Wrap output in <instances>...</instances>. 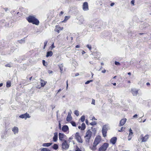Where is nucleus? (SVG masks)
<instances>
[{
    "label": "nucleus",
    "mask_w": 151,
    "mask_h": 151,
    "mask_svg": "<svg viewBox=\"0 0 151 151\" xmlns=\"http://www.w3.org/2000/svg\"><path fill=\"white\" fill-rule=\"evenodd\" d=\"M27 20L29 22L32 23L36 25H37L39 24V21L32 16H29L27 18Z\"/></svg>",
    "instance_id": "obj_1"
},
{
    "label": "nucleus",
    "mask_w": 151,
    "mask_h": 151,
    "mask_svg": "<svg viewBox=\"0 0 151 151\" xmlns=\"http://www.w3.org/2000/svg\"><path fill=\"white\" fill-rule=\"evenodd\" d=\"M109 129V128L108 124H106L103 126L102 131L104 137L106 136L107 131Z\"/></svg>",
    "instance_id": "obj_2"
},
{
    "label": "nucleus",
    "mask_w": 151,
    "mask_h": 151,
    "mask_svg": "<svg viewBox=\"0 0 151 151\" xmlns=\"http://www.w3.org/2000/svg\"><path fill=\"white\" fill-rule=\"evenodd\" d=\"M92 133L89 130H88L86 133V135L85 137L86 141L87 142H89L92 135Z\"/></svg>",
    "instance_id": "obj_3"
},
{
    "label": "nucleus",
    "mask_w": 151,
    "mask_h": 151,
    "mask_svg": "<svg viewBox=\"0 0 151 151\" xmlns=\"http://www.w3.org/2000/svg\"><path fill=\"white\" fill-rule=\"evenodd\" d=\"M62 148L63 150H66L68 149L69 145L68 144L67 141L64 140L62 143Z\"/></svg>",
    "instance_id": "obj_4"
},
{
    "label": "nucleus",
    "mask_w": 151,
    "mask_h": 151,
    "mask_svg": "<svg viewBox=\"0 0 151 151\" xmlns=\"http://www.w3.org/2000/svg\"><path fill=\"white\" fill-rule=\"evenodd\" d=\"M109 146V144L107 143H105L99 149V151H105Z\"/></svg>",
    "instance_id": "obj_5"
},
{
    "label": "nucleus",
    "mask_w": 151,
    "mask_h": 151,
    "mask_svg": "<svg viewBox=\"0 0 151 151\" xmlns=\"http://www.w3.org/2000/svg\"><path fill=\"white\" fill-rule=\"evenodd\" d=\"M75 136L76 139L78 142L81 143L83 142V141L82 140L81 137L79 135V133H78L76 132L75 134Z\"/></svg>",
    "instance_id": "obj_6"
},
{
    "label": "nucleus",
    "mask_w": 151,
    "mask_h": 151,
    "mask_svg": "<svg viewBox=\"0 0 151 151\" xmlns=\"http://www.w3.org/2000/svg\"><path fill=\"white\" fill-rule=\"evenodd\" d=\"M101 140V137L100 136H97L94 140L93 144L95 145H98Z\"/></svg>",
    "instance_id": "obj_7"
},
{
    "label": "nucleus",
    "mask_w": 151,
    "mask_h": 151,
    "mask_svg": "<svg viewBox=\"0 0 151 151\" xmlns=\"http://www.w3.org/2000/svg\"><path fill=\"white\" fill-rule=\"evenodd\" d=\"M83 9L84 11H87L88 10V4L87 2H85L83 3Z\"/></svg>",
    "instance_id": "obj_8"
},
{
    "label": "nucleus",
    "mask_w": 151,
    "mask_h": 151,
    "mask_svg": "<svg viewBox=\"0 0 151 151\" xmlns=\"http://www.w3.org/2000/svg\"><path fill=\"white\" fill-rule=\"evenodd\" d=\"M19 117L21 118H24L25 119H26L27 118H29L30 117L29 114L27 113L20 115Z\"/></svg>",
    "instance_id": "obj_9"
},
{
    "label": "nucleus",
    "mask_w": 151,
    "mask_h": 151,
    "mask_svg": "<svg viewBox=\"0 0 151 151\" xmlns=\"http://www.w3.org/2000/svg\"><path fill=\"white\" fill-rule=\"evenodd\" d=\"M132 93L134 96H136L138 93V90L135 88H133L131 90Z\"/></svg>",
    "instance_id": "obj_10"
},
{
    "label": "nucleus",
    "mask_w": 151,
    "mask_h": 151,
    "mask_svg": "<svg viewBox=\"0 0 151 151\" xmlns=\"http://www.w3.org/2000/svg\"><path fill=\"white\" fill-rule=\"evenodd\" d=\"M126 120L127 119L126 118L122 119L120 122L119 126H121L125 124Z\"/></svg>",
    "instance_id": "obj_11"
},
{
    "label": "nucleus",
    "mask_w": 151,
    "mask_h": 151,
    "mask_svg": "<svg viewBox=\"0 0 151 151\" xmlns=\"http://www.w3.org/2000/svg\"><path fill=\"white\" fill-rule=\"evenodd\" d=\"M148 139V135H146L144 137H142L140 139L142 142H145Z\"/></svg>",
    "instance_id": "obj_12"
},
{
    "label": "nucleus",
    "mask_w": 151,
    "mask_h": 151,
    "mask_svg": "<svg viewBox=\"0 0 151 151\" xmlns=\"http://www.w3.org/2000/svg\"><path fill=\"white\" fill-rule=\"evenodd\" d=\"M12 131L14 132V134H15L18 133L19 129L17 127H15L13 128Z\"/></svg>",
    "instance_id": "obj_13"
},
{
    "label": "nucleus",
    "mask_w": 151,
    "mask_h": 151,
    "mask_svg": "<svg viewBox=\"0 0 151 151\" xmlns=\"http://www.w3.org/2000/svg\"><path fill=\"white\" fill-rule=\"evenodd\" d=\"M116 137H114L110 139V142L113 144H114L116 142Z\"/></svg>",
    "instance_id": "obj_14"
},
{
    "label": "nucleus",
    "mask_w": 151,
    "mask_h": 151,
    "mask_svg": "<svg viewBox=\"0 0 151 151\" xmlns=\"http://www.w3.org/2000/svg\"><path fill=\"white\" fill-rule=\"evenodd\" d=\"M58 137V133L55 132L54 133V136L53 137V140L54 142H56L57 140Z\"/></svg>",
    "instance_id": "obj_15"
},
{
    "label": "nucleus",
    "mask_w": 151,
    "mask_h": 151,
    "mask_svg": "<svg viewBox=\"0 0 151 151\" xmlns=\"http://www.w3.org/2000/svg\"><path fill=\"white\" fill-rule=\"evenodd\" d=\"M64 134L63 133H59V137L60 140L61 141H63L64 140H63V139L64 138Z\"/></svg>",
    "instance_id": "obj_16"
},
{
    "label": "nucleus",
    "mask_w": 151,
    "mask_h": 151,
    "mask_svg": "<svg viewBox=\"0 0 151 151\" xmlns=\"http://www.w3.org/2000/svg\"><path fill=\"white\" fill-rule=\"evenodd\" d=\"M62 129L63 131L66 132L68 130V127L67 126L64 125L62 127Z\"/></svg>",
    "instance_id": "obj_17"
},
{
    "label": "nucleus",
    "mask_w": 151,
    "mask_h": 151,
    "mask_svg": "<svg viewBox=\"0 0 151 151\" xmlns=\"http://www.w3.org/2000/svg\"><path fill=\"white\" fill-rule=\"evenodd\" d=\"M84 21V19L83 18V17H81L80 19L79 20L78 23L80 24H83Z\"/></svg>",
    "instance_id": "obj_18"
},
{
    "label": "nucleus",
    "mask_w": 151,
    "mask_h": 151,
    "mask_svg": "<svg viewBox=\"0 0 151 151\" xmlns=\"http://www.w3.org/2000/svg\"><path fill=\"white\" fill-rule=\"evenodd\" d=\"M40 84L42 86H44L47 83V82L44 81L42 79H41L40 80Z\"/></svg>",
    "instance_id": "obj_19"
},
{
    "label": "nucleus",
    "mask_w": 151,
    "mask_h": 151,
    "mask_svg": "<svg viewBox=\"0 0 151 151\" xmlns=\"http://www.w3.org/2000/svg\"><path fill=\"white\" fill-rule=\"evenodd\" d=\"M72 119V117L71 116V114L69 113L67 116L66 120L68 122H70L71 121Z\"/></svg>",
    "instance_id": "obj_20"
},
{
    "label": "nucleus",
    "mask_w": 151,
    "mask_h": 151,
    "mask_svg": "<svg viewBox=\"0 0 151 151\" xmlns=\"http://www.w3.org/2000/svg\"><path fill=\"white\" fill-rule=\"evenodd\" d=\"M53 55L52 52L51 51H48L47 52V54L46 55V57H51Z\"/></svg>",
    "instance_id": "obj_21"
},
{
    "label": "nucleus",
    "mask_w": 151,
    "mask_h": 151,
    "mask_svg": "<svg viewBox=\"0 0 151 151\" xmlns=\"http://www.w3.org/2000/svg\"><path fill=\"white\" fill-rule=\"evenodd\" d=\"M52 144V143H44L42 144V146L43 147H49Z\"/></svg>",
    "instance_id": "obj_22"
},
{
    "label": "nucleus",
    "mask_w": 151,
    "mask_h": 151,
    "mask_svg": "<svg viewBox=\"0 0 151 151\" xmlns=\"http://www.w3.org/2000/svg\"><path fill=\"white\" fill-rule=\"evenodd\" d=\"M97 146V145H94V144H93V145L92 147H90V148L93 151H95L96 149V146Z\"/></svg>",
    "instance_id": "obj_23"
},
{
    "label": "nucleus",
    "mask_w": 151,
    "mask_h": 151,
    "mask_svg": "<svg viewBox=\"0 0 151 151\" xmlns=\"http://www.w3.org/2000/svg\"><path fill=\"white\" fill-rule=\"evenodd\" d=\"M81 129L82 130H84L85 128H86V125L84 123H83L81 124Z\"/></svg>",
    "instance_id": "obj_24"
},
{
    "label": "nucleus",
    "mask_w": 151,
    "mask_h": 151,
    "mask_svg": "<svg viewBox=\"0 0 151 151\" xmlns=\"http://www.w3.org/2000/svg\"><path fill=\"white\" fill-rule=\"evenodd\" d=\"M129 137H130V136H132L133 132L132 130L130 128L129 129Z\"/></svg>",
    "instance_id": "obj_25"
},
{
    "label": "nucleus",
    "mask_w": 151,
    "mask_h": 151,
    "mask_svg": "<svg viewBox=\"0 0 151 151\" xmlns=\"http://www.w3.org/2000/svg\"><path fill=\"white\" fill-rule=\"evenodd\" d=\"M41 151H51L48 148H43L41 150Z\"/></svg>",
    "instance_id": "obj_26"
},
{
    "label": "nucleus",
    "mask_w": 151,
    "mask_h": 151,
    "mask_svg": "<svg viewBox=\"0 0 151 151\" xmlns=\"http://www.w3.org/2000/svg\"><path fill=\"white\" fill-rule=\"evenodd\" d=\"M52 148L55 150H57L58 148V146L56 144H54L52 147Z\"/></svg>",
    "instance_id": "obj_27"
},
{
    "label": "nucleus",
    "mask_w": 151,
    "mask_h": 151,
    "mask_svg": "<svg viewBox=\"0 0 151 151\" xmlns=\"http://www.w3.org/2000/svg\"><path fill=\"white\" fill-rule=\"evenodd\" d=\"M11 86V83L9 81H8L6 83V87H9Z\"/></svg>",
    "instance_id": "obj_28"
},
{
    "label": "nucleus",
    "mask_w": 151,
    "mask_h": 151,
    "mask_svg": "<svg viewBox=\"0 0 151 151\" xmlns=\"http://www.w3.org/2000/svg\"><path fill=\"white\" fill-rule=\"evenodd\" d=\"M74 113L77 116H78L79 115V112L78 110L75 111Z\"/></svg>",
    "instance_id": "obj_29"
},
{
    "label": "nucleus",
    "mask_w": 151,
    "mask_h": 151,
    "mask_svg": "<svg viewBox=\"0 0 151 151\" xmlns=\"http://www.w3.org/2000/svg\"><path fill=\"white\" fill-rule=\"evenodd\" d=\"M85 116L84 115L82 116L81 118V120L82 122H83L85 121Z\"/></svg>",
    "instance_id": "obj_30"
},
{
    "label": "nucleus",
    "mask_w": 151,
    "mask_h": 151,
    "mask_svg": "<svg viewBox=\"0 0 151 151\" xmlns=\"http://www.w3.org/2000/svg\"><path fill=\"white\" fill-rule=\"evenodd\" d=\"M63 65L62 64H61L60 65H59V68H60L61 72L63 70Z\"/></svg>",
    "instance_id": "obj_31"
},
{
    "label": "nucleus",
    "mask_w": 151,
    "mask_h": 151,
    "mask_svg": "<svg viewBox=\"0 0 151 151\" xmlns=\"http://www.w3.org/2000/svg\"><path fill=\"white\" fill-rule=\"evenodd\" d=\"M69 17L68 16H65V19L62 22H65V21H67L69 18Z\"/></svg>",
    "instance_id": "obj_32"
},
{
    "label": "nucleus",
    "mask_w": 151,
    "mask_h": 151,
    "mask_svg": "<svg viewBox=\"0 0 151 151\" xmlns=\"http://www.w3.org/2000/svg\"><path fill=\"white\" fill-rule=\"evenodd\" d=\"M47 42H48L46 40L44 42V47H43L44 49L45 48V47H46V46L47 45Z\"/></svg>",
    "instance_id": "obj_33"
},
{
    "label": "nucleus",
    "mask_w": 151,
    "mask_h": 151,
    "mask_svg": "<svg viewBox=\"0 0 151 151\" xmlns=\"http://www.w3.org/2000/svg\"><path fill=\"white\" fill-rule=\"evenodd\" d=\"M90 124L91 125H96V123L95 122H92L90 123Z\"/></svg>",
    "instance_id": "obj_34"
},
{
    "label": "nucleus",
    "mask_w": 151,
    "mask_h": 151,
    "mask_svg": "<svg viewBox=\"0 0 151 151\" xmlns=\"http://www.w3.org/2000/svg\"><path fill=\"white\" fill-rule=\"evenodd\" d=\"M56 27H57V28H58V29H60V30H62L63 29V27H61L58 26H56Z\"/></svg>",
    "instance_id": "obj_35"
},
{
    "label": "nucleus",
    "mask_w": 151,
    "mask_h": 151,
    "mask_svg": "<svg viewBox=\"0 0 151 151\" xmlns=\"http://www.w3.org/2000/svg\"><path fill=\"white\" fill-rule=\"evenodd\" d=\"M93 81V80H90L89 81H88L86 82H85V83L86 84H88L92 82Z\"/></svg>",
    "instance_id": "obj_36"
},
{
    "label": "nucleus",
    "mask_w": 151,
    "mask_h": 151,
    "mask_svg": "<svg viewBox=\"0 0 151 151\" xmlns=\"http://www.w3.org/2000/svg\"><path fill=\"white\" fill-rule=\"evenodd\" d=\"M55 47L54 46V43H53L52 45L50 46V48H51V50H52V49L53 48H54Z\"/></svg>",
    "instance_id": "obj_37"
},
{
    "label": "nucleus",
    "mask_w": 151,
    "mask_h": 151,
    "mask_svg": "<svg viewBox=\"0 0 151 151\" xmlns=\"http://www.w3.org/2000/svg\"><path fill=\"white\" fill-rule=\"evenodd\" d=\"M71 124L73 126L75 127L76 126V124L75 122H71Z\"/></svg>",
    "instance_id": "obj_38"
},
{
    "label": "nucleus",
    "mask_w": 151,
    "mask_h": 151,
    "mask_svg": "<svg viewBox=\"0 0 151 151\" xmlns=\"http://www.w3.org/2000/svg\"><path fill=\"white\" fill-rule=\"evenodd\" d=\"M86 47H88L90 50H91V45H87Z\"/></svg>",
    "instance_id": "obj_39"
},
{
    "label": "nucleus",
    "mask_w": 151,
    "mask_h": 151,
    "mask_svg": "<svg viewBox=\"0 0 151 151\" xmlns=\"http://www.w3.org/2000/svg\"><path fill=\"white\" fill-rule=\"evenodd\" d=\"M75 150L76 151H82L81 150H80V148L78 147H76V148Z\"/></svg>",
    "instance_id": "obj_40"
},
{
    "label": "nucleus",
    "mask_w": 151,
    "mask_h": 151,
    "mask_svg": "<svg viewBox=\"0 0 151 151\" xmlns=\"http://www.w3.org/2000/svg\"><path fill=\"white\" fill-rule=\"evenodd\" d=\"M115 64L116 65H120V64L119 62L116 61H115Z\"/></svg>",
    "instance_id": "obj_41"
},
{
    "label": "nucleus",
    "mask_w": 151,
    "mask_h": 151,
    "mask_svg": "<svg viewBox=\"0 0 151 151\" xmlns=\"http://www.w3.org/2000/svg\"><path fill=\"white\" fill-rule=\"evenodd\" d=\"M91 104L93 105L95 104V100L94 99H92Z\"/></svg>",
    "instance_id": "obj_42"
},
{
    "label": "nucleus",
    "mask_w": 151,
    "mask_h": 151,
    "mask_svg": "<svg viewBox=\"0 0 151 151\" xmlns=\"http://www.w3.org/2000/svg\"><path fill=\"white\" fill-rule=\"evenodd\" d=\"M55 30L57 31L58 33H59L60 32V29H58L56 27V28L55 29Z\"/></svg>",
    "instance_id": "obj_43"
},
{
    "label": "nucleus",
    "mask_w": 151,
    "mask_h": 151,
    "mask_svg": "<svg viewBox=\"0 0 151 151\" xmlns=\"http://www.w3.org/2000/svg\"><path fill=\"white\" fill-rule=\"evenodd\" d=\"M5 66L8 67H11V64L10 63H8L6 64L5 65Z\"/></svg>",
    "instance_id": "obj_44"
},
{
    "label": "nucleus",
    "mask_w": 151,
    "mask_h": 151,
    "mask_svg": "<svg viewBox=\"0 0 151 151\" xmlns=\"http://www.w3.org/2000/svg\"><path fill=\"white\" fill-rule=\"evenodd\" d=\"M125 128H124V129H125ZM123 127H122L121 128V129L120 130H118V131L119 132H122L123 131Z\"/></svg>",
    "instance_id": "obj_45"
},
{
    "label": "nucleus",
    "mask_w": 151,
    "mask_h": 151,
    "mask_svg": "<svg viewBox=\"0 0 151 151\" xmlns=\"http://www.w3.org/2000/svg\"><path fill=\"white\" fill-rule=\"evenodd\" d=\"M134 0H133L131 1V4L133 5H134Z\"/></svg>",
    "instance_id": "obj_46"
},
{
    "label": "nucleus",
    "mask_w": 151,
    "mask_h": 151,
    "mask_svg": "<svg viewBox=\"0 0 151 151\" xmlns=\"http://www.w3.org/2000/svg\"><path fill=\"white\" fill-rule=\"evenodd\" d=\"M3 9H4L5 11V12H7V11H8V8H3Z\"/></svg>",
    "instance_id": "obj_47"
},
{
    "label": "nucleus",
    "mask_w": 151,
    "mask_h": 151,
    "mask_svg": "<svg viewBox=\"0 0 151 151\" xmlns=\"http://www.w3.org/2000/svg\"><path fill=\"white\" fill-rule=\"evenodd\" d=\"M59 127L60 129L61 128V126L60 121L59 122Z\"/></svg>",
    "instance_id": "obj_48"
},
{
    "label": "nucleus",
    "mask_w": 151,
    "mask_h": 151,
    "mask_svg": "<svg viewBox=\"0 0 151 151\" xmlns=\"http://www.w3.org/2000/svg\"><path fill=\"white\" fill-rule=\"evenodd\" d=\"M45 61L44 60H42V63H43V65H45Z\"/></svg>",
    "instance_id": "obj_49"
},
{
    "label": "nucleus",
    "mask_w": 151,
    "mask_h": 151,
    "mask_svg": "<svg viewBox=\"0 0 151 151\" xmlns=\"http://www.w3.org/2000/svg\"><path fill=\"white\" fill-rule=\"evenodd\" d=\"M132 137V136H130V137H129V136L128 138V140L129 141V140H130L131 139Z\"/></svg>",
    "instance_id": "obj_50"
},
{
    "label": "nucleus",
    "mask_w": 151,
    "mask_h": 151,
    "mask_svg": "<svg viewBox=\"0 0 151 151\" xmlns=\"http://www.w3.org/2000/svg\"><path fill=\"white\" fill-rule=\"evenodd\" d=\"M66 85H67V86H66V89L67 90V89H68V81H67V82H66Z\"/></svg>",
    "instance_id": "obj_51"
},
{
    "label": "nucleus",
    "mask_w": 151,
    "mask_h": 151,
    "mask_svg": "<svg viewBox=\"0 0 151 151\" xmlns=\"http://www.w3.org/2000/svg\"><path fill=\"white\" fill-rule=\"evenodd\" d=\"M86 123L87 124H88V121L87 119L86 120Z\"/></svg>",
    "instance_id": "obj_52"
},
{
    "label": "nucleus",
    "mask_w": 151,
    "mask_h": 151,
    "mask_svg": "<svg viewBox=\"0 0 151 151\" xmlns=\"http://www.w3.org/2000/svg\"><path fill=\"white\" fill-rule=\"evenodd\" d=\"M114 4V3H112L111 4V6H113Z\"/></svg>",
    "instance_id": "obj_53"
},
{
    "label": "nucleus",
    "mask_w": 151,
    "mask_h": 151,
    "mask_svg": "<svg viewBox=\"0 0 151 151\" xmlns=\"http://www.w3.org/2000/svg\"><path fill=\"white\" fill-rule=\"evenodd\" d=\"M80 47V46L79 45H77L76 46V48H79Z\"/></svg>",
    "instance_id": "obj_54"
},
{
    "label": "nucleus",
    "mask_w": 151,
    "mask_h": 151,
    "mask_svg": "<svg viewBox=\"0 0 151 151\" xmlns=\"http://www.w3.org/2000/svg\"><path fill=\"white\" fill-rule=\"evenodd\" d=\"M137 114H136L135 115H134L133 116V117L134 118H135V117H136L137 116Z\"/></svg>",
    "instance_id": "obj_55"
},
{
    "label": "nucleus",
    "mask_w": 151,
    "mask_h": 151,
    "mask_svg": "<svg viewBox=\"0 0 151 151\" xmlns=\"http://www.w3.org/2000/svg\"><path fill=\"white\" fill-rule=\"evenodd\" d=\"M106 70H104L102 71V72L104 73L106 72Z\"/></svg>",
    "instance_id": "obj_56"
},
{
    "label": "nucleus",
    "mask_w": 151,
    "mask_h": 151,
    "mask_svg": "<svg viewBox=\"0 0 151 151\" xmlns=\"http://www.w3.org/2000/svg\"><path fill=\"white\" fill-rule=\"evenodd\" d=\"M79 75V73H77L75 74V76H78Z\"/></svg>",
    "instance_id": "obj_57"
},
{
    "label": "nucleus",
    "mask_w": 151,
    "mask_h": 151,
    "mask_svg": "<svg viewBox=\"0 0 151 151\" xmlns=\"http://www.w3.org/2000/svg\"><path fill=\"white\" fill-rule=\"evenodd\" d=\"M63 14V11H61L60 13V15H62Z\"/></svg>",
    "instance_id": "obj_58"
},
{
    "label": "nucleus",
    "mask_w": 151,
    "mask_h": 151,
    "mask_svg": "<svg viewBox=\"0 0 151 151\" xmlns=\"http://www.w3.org/2000/svg\"><path fill=\"white\" fill-rule=\"evenodd\" d=\"M112 84L114 86H116V83H112Z\"/></svg>",
    "instance_id": "obj_59"
},
{
    "label": "nucleus",
    "mask_w": 151,
    "mask_h": 151,
    "mask_svg": "<svg viewBox=\"0 0 151 151\" xmlns=\"http://www.w3.org/2000/svg\"><path fill=\"white\" fill-rule=\"evenodd\" d=\"M96 120V119H95V118L94 117H93L92 118V120Z\"/></svg>",
    "instance_id": "obj_60"
},
{
    "label": "nucleus",
    "mask_w": 151,
    "mask_h": 151,
    "mask_svg": "<svg viewBox=\"0 0 151 151\" xmlns=\"http://www.w3.org/2000/svg\"><path fill=\"white\" fill-rule=\"evenodd\" d=\"M3 85V83H1L0 84V87L2 86Z\"/></svg>",
    "instance_id": "obj_61"
},
{
    "label": "nucleus",
    "mask_w": 151,
    "mask_h": 151,
    "mask_svg": "<svg viewBox=\"0 0 151 151\" xmlns=\"http://www.w3.org/2000/svg\"><path fill=\"white\" fill-rule=\"evenodd\" d=\"M85 53V51H83L82 52V54H84V53Z\"/></svg>",
    "instance_id": "obj_62"
},
{
    "label": "nucleus",
    "mask_w": 151,
    "mask_h": 151,
    "mask_svg": "<svg viewBox=\"0 0 151 151\" xmlns=\"http://www.w3.org/2000/svg\"><path fill=\"white\" fill-rule=\"evenodd\" d=\"M81 127L80 126H79L78 127V128L79 129H81Z\"/></svg>",
    "instance_id": "obj_63"
},
{
    "label": "nucleus",
    "mask_w": 151,
    "mask_h": 151,
    "mask_svg": "<svg viewBox=\"0 0 151 151\" xmlns=\"http://www.w3.org/2000/svg\"><path fill=\"white\" fill-rule=\"evenodd\" d=\"M128 74L129 75H131V73L130 72H129L128 73Z\"/></svg>",
    "instance_id": "obj_64"
}]
</instances>
